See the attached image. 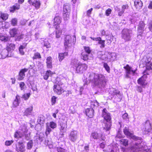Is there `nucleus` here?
<instances>
[{"instance_id":"obj_1","label":"nucleus","mask_w":152,"mask_h":152,"mask_svg":"<svg viewBox=\"0 0 152 152\" xmlns=\"http://www.w3.org/2000/svg\"><path fill=\"white\" fill-rule=\"evenodd\" d=\"M124 132L128 137L135 141H138L129 149H122L123 152H151L145 142L140 137L135 136L132 132L129 131L128 128L125 127L124 129Z\"/></svg>"},{"instance_id":"obj_2","label":"nucleus","mask_w":152,"mask_h":152,"mask_svg":"<svg viewBox=\"0 0 152 152\" xmlns=\"http://www.w3.org/2000/svg\"><path fill=\"white\" fill-rule=\"evenodd\" d=\"M84 76V87H85L90 82L97 88L101 89L104 88L106 85V78L103 75L90 72L85 73Z\"/></svg>"},{"instance_id":"obj_3","label":"nucleus","mask_w":152,"mask_h":152,"mask_svg":"<svg viewBox=\"0 0 152 152\" xmlns=\"http://www.w3.org/2000/svg\"><path fill=\"white\" fill-rule=\"evenodd\" d=\"M102 116L104 118L105 121L103 125L104 129L107 131L110 130L111 126V117L110 113L107 112V109H104L102 111Z\"/></svg>"},{"instance_id":"obj_4","label":"nucleus","mask_w":152,"mask_h":152,"mask_svg":"<svg viewBox=\"0 0 152 152\" xmlns=\"http://www.w3.org/2000/svg\"><path fill=\"white\" fill-rule=\"evenodd\" d=\"M133 35V31L131 29L124 28L122 31L121 37L125 42L130 41Z\"/></svg>"},{"instance_id":"obj_5","label":"nucleus","mask_w":152,"mask_h":152,"mask_svg":"<svg viewBox=\"0 0 152 152\" xmlns=\"http://www.w3.org/2000/svg\"><path fill=\"white\" fill-rule=\"evenodd\" d=\"M73 39L72 43L75 44L76 41V37L75 35L71 37L70 35H67L66 36L64 41V45L66 49L68 47L72 45L71 43L72 42V39Z\"/></svg>"},{"instance_id":"obj_6","label":"nucleus","mask_w":152,"mask_h":152,"mask_svg":"<svg viewBox=\"0 0 152 152\" xmlns=\"http://www.w3.org/2000/svg\"><path fill=\"white\" fill-rule=\"evenodd\" d=\"M57 81L55 83V84L54 85L53 90L58 95H61L62 91H64L63 88L60 86V85L63 84L61 81H59V79L57 78L56 79Z\"/></svg>"},{"instance_id":"obj_7","label":"nucleus","mask_w":152,"mask_h":152,"mask_svg":"<svg viewBox=\"0 0 152 152\" xmlns=\"http://www.w3.org/2000/svg\"><path fill=\"white\" fill-rule=\"evenodd\" d=\"M109 93L111 94L112 98L117 99V100L120 101L122 99V94L118 90L113 89L110 91Z\"/></svg>"},{"instance_id":"obj_8","label":"nucleus","mask_w":152,"mask_h":152,"mask_svg":"<svg viewBox=\"0 0 152 152\" xmlns=\"http://www.w3.org/2000/svg\"><path fill=\"white\" fill-rule=\"evenodd\" d=\"M151 125L150 121L149 120L146 121L142 128L143 133L144 134H148L151 131Z\"/></svg>"},{"instance_id":"obj_9","label":"nucleus","mask_w":152,"mask_h":152,"mask_svg":"<svg viewBox=\"0 0 152 152\" xmlns=\"http://www.w3.org/2000/svg\"><path fill=\"white\" fill-rule=\"evenodd\" d=\"M67 118L65 117L64 118H61L60 120V130L61 132H65L66 131L67 128Z\"/></svg>"},{"instance_id":"obj_10","label":"nucleus","mask_w":152,"mask_h":152,"mask_svg":"<svg viewBox=\"0 0 152 152\" xmlns=\"http://www.w3.org/2000/svg\"><path fill=\"white\" fill-rule=\"evenodd\" d=\"M124 68L126 70V74L125 76L126 78H130L131 77L130 75L131 74L133 75L135 73V71L133 70L132 69V68L130 67L128 64L124 66Z\"/></svg>"},{"instance_id":"obj_11","label":"nucleus","mask_w":152,"mask_h":152,"mask_svg":"<svg viewBox=\"0 0 152 152\" xmlns=\"http://www.w3.org/2000/svg\"><path fill=\"white\" fill-rule=\"evenodd\" d=\"M152 62L148 59L146 61V69L144 71L145 75H149L152 71Z\"/></svg>"},{"instance_id":"obj_12","label":"nucleus","mask_w":152,"mask_h":152,"mask_svg":"<svg viewBox=\"0 0 152 152\" xmlns=\"http://www.w3.org/2000/svg\"><path fill=\"white\" fill-rule=\"evenodd\" d=\"M56 124L53 121L50 122L49 123H47L46 131V134H48L52 131L51 129H54L56 128Z\"/></svg>"},{"instance_id":"obj_13","label":"nucleus","mask_w":152,"mask_h":152,"mask_svg":"<svg viewBox=\"0 0 152 152\" xmlns=\"http://www.w3.org/2000/svg\"><path fill=\"white\" fill-rule=\"evenodd\" d=\"M87 68V66L86 64L80 63L75 68L76 72L82 73Z\"/></svg>"},{"instance_id":"obj_14","label":"nucleus","mask_w":152,"mask_h":152,"mask_svg":"<svg viewBox=\"0 0 152 152\" xmlns=\"http://www.w3.org/2000/svg\"><path fill=\"white\" fill-rule=\"evenodd\" d=\"M78 134V133L77 131H72L69 136V139L72 142H75L77 139Z\"/></svg>"},{"instance_id":"obj_15","label":"nucleus","mask_w":152,"mask_h":152,"mask_svg":"<svg viewBox=\"0 0 152 152\" xmlns=\"http://www.w3.org/2000/svg\"><path fill=\"white\" fill-rule=\"evenodd\" d=\"M11 56V53L8 52L6 49H3L0 52V59H4L7 57Z\"/></svg>"},{"instance_id":"obj_16","label":"nucleus","mask_w":152,"mask_h":152,"mask_svg":"<svg viewBox=\"0 0 152 152\" xmlns=\"http://www.w3.org/2000/svg\"><path fill=\"white\" fill-rule=\"evenodd\" d=\"M143 73V75L137 80V83L141 85L143 87H144L147 84L146 82V80L147 78L146 75H145L144 72Z\"/></svg>"},{"instance_id":"obj_17","label":"nucleus","mask_w":152,"mask_h":152,"mask_svg":"<svg viewBox=\"0 0 152 152\" xmlns=\"http://www.w3.org/2000/svg\"><path fill=\"white\" fill-rule=\"evenodd\" d=\"M28 2L30 4H31L34 6L36 9H39L41 5L40 1L36 0H28Z\"/></svg>"},{"instance_id":"obj_18","label":"nucleus","mask_w":152,"mask_h":152,"mask_svg":"<svg viewBox=\"0 0 152 152\" xmlns=\"http://www.w3.org/2000/svg\"><path fill=\"white\" fill-rule=\"evenodd\" d=\"M28 69L24 68L20 70L19 73L18 80H21L23 79L25 77V73L28 71Z\"/></svg>"},{"instance_id":"obj_19","label":"nucleus","mask_w":152,"mask_h":152,"mask_svg":"<svg viewBox=\"0 0 152 152\" xmlns=\"http://www.w3.org/2000/svg\"><path fill=\"white\" fill-rule=\"evenodd\" d=\"M134 6L137 10H140L143 6V3L140 0H135L134 1Z\"/></svg>"},{"instance_id":"obj_20","label":"nucleus","mask_w":152,"mask_h":152,"mask_svg":"<svg viewBox=\"0 0 152 152\" xmlns=\"http://www.w3.org/2000/svg\"><path fill=\"white\" fill-rule=\"evenodd\" d=\"M16 150L18 152H23L25 151V146L22 143L19 142L16 145Z\"/></svg>"},{"instance_id":"obj_21","label":"nucleus","mask_w":152,"mask_h":152,"mask_svg":"<svg viewBox=\"0 0 152 152\" xmlns=\"http://www.w3.org/2000/svg\"><path fill=\"white\" fill-rule=\"evenodd\" d=\"M33 110V107L32 105L29 107L26 108L24 112V115L28 116L32 115V113Z\"/></svg>"},{"instance_id":"obj_22","label":"nucleus","mask_w":152,"mask_h":152,"mask_svg":"<svg viewBox=\"0 0 152 152\" xmlns=\"http://www.w3.org/2000/svg\"><path fill=\"white\" fill-rule=\"evenodd\" d=\"M145 24L143 21H141L139 22L137 27V31L143 32L144 31Z\"/></svg>"},{"instance_id":"obj_23","label":"nucleus","mask_w":152,"mask_h":152,"mask_svg":"<svg viewBox=\"0 0 152 152\" xmlns=\"http://www.w3.org/2000/svg\"><path fill=\"white\" fill-rule=\"evenodd\" d=\"M21 102L20 96L17 95L16 96L15 99L13 102V106L14 107H18Z\"/></svg>"},{"instance_id":"obj_24","label":"nucleus","mask_w":152,"mask_h":152,"mask_svg":"<svg viewBox=\"0 0 152 152\" xmlns=\"http://www.w3.org/2000/svg\"><path fill=\"white\" fill-rule=\"evenodd\" d=\"M15 45L12 43H8L7 45V49L9 52L11 53V50H13L15 49Z\"/></svg>"},{"instance_id":"obj_25","label":"nucleus","mask_w":152,"mask_h":152,"mask_svg":"<svg viewBox=\"0 0 152 152\" xmlns=\"http://www.w3.org/2000/svg\"><path fill=\"white\" fill-rule=\"evenodd\" d=\"M94 110L92 108L87 109L86 111V115L89 118H92L94 115Z\"/></svg>"},{"instance_id":"obj_26","label":"nucleus","mask_w":152,"mask_h":152,"mask_svg":"<svg viewBox=\"0 0 152 152\" xmlns=\"http://www.w3.org/2000/svg\"><path fill=\"white\" fill-rule=\"evenodd\" d=\"M92 56L91 55H88L86 53V52H82L81 54V58L84 61H86L88 59H90L92 58Z\"/></svg>"},{"instance_id":"obj_27","label":"nucleus","mask_w":152,"mask_h":152,"mask_svg":"<svg viewBox=\"0 0 152 152\" xmlns=\"http://www.w3.org/2000/svg\"><path fill=\"white\" fill-rule=\"evenodd\" d=\"M20 6L19 4L16 3L10 7V11L11 12H14L15 11L18 10L20 8Z\"/></svg>"},{"instance_id":"obj_28","label":"nucleus","mask_w":152,"mask_h":152,"mask_svg":"<svg viewBox=\"0 0 152 152\" xmlns=\"http://www.w3.org/2000/svg\"><path fill=\"white\" fill-rule=\"evenodd\" d=\"M27 125L26 124H22L20 127V130H21V133H27L28 131V129H27Z\"/></svg>"},{"instance_id":"obj_29","label":"nucleus","mask_w":152,"mask_h":152,"mask_svg":"<svg viewBox=\"0 0 152 152\" xmlns=\"http://www.w3.org/2000/svg\"><path fill=\"white\" fill-rule=\"evenodd\" d=\"M61 22V18L59 16H56L54 18V25H58Z\"/></svg>"},{"instance_id":"obj_30","label":"nucleus","mask_w":152,"mask_h":152,"mask_svg":"<svg viewBox=\"0 0 152 152\" xmlns=\"http://www.w3.org/2000/svg\"><path fill=\"white\" fill-rule=\"evenodd\" d=\"M52 58L50 57H48L46 60L47 67L48 68H51L52 67Z\"/></svg>"},{"instance_id":"obj_31","label":"nucleus","mask_w":152,"mask_h":152,"mask_svg":"<svg viewBox=\"0 0 152 152\" xmlns=\"http://www.w3.org/2000/svg\"><path fill=\"white\" fill-rule=\"evenodd\" d=\"M53 74V72L50 70L47 71L45 74L44 76V78L45 80H47L49 77H51Z\"/></svg>"},{"instance_id":"obj_32","label":"nucleus","mask_w":152,"mask_h":152,"mask_svg":"<svg viewBox=\"0 0 152 152\" xmlns=\"http://www.w3.org/2000/svg\"><path fill=\"white\" fill-rule=\"evenodd\" d=\"M109 61L114 60L116 58V54L115 53H107Z\"/></svg>"},{"instance_id":"obj_33","label":"nucleus","mask_w":152,"mask_h":152,"mask_svg":"<svg viewBox=\"0 0 152 152\" xmlns=\"http://www.w3.org/2000/svg\"><path fill=\"white\" fill-rule=\"evenodd\" d=\"M10 33L12 37H14L18 34V30L16 28H13L10 30Z\"/></svg>"},{"instance_id":"obj_34","label":"nucleus","mask_w":152,"mask_h":152,"mask_svg":"<svg viewBox=\"0 0 152 152\" xmlns=\"http://www.w3.org/2000/svg\"><path fill=\"white\" fill-rule=\"evenodd\" d=\"M80 63L77 59H75L72 60L71 62V65L73 66L74 68H75V69Z\"/></svg>"},{"instance_id":"obj_35","label":"nucleus","mask_w":152,"mask_h":152,"mask_svg":"<svg viewBox=\"0 0 152 152\" xmlns=\"http://www.w3.org/2000/svg\"><path fill=\"white\" fill-rule=\"evenodd\" d=\"M128 6L127 5H123L122 7L121 10L118 12V15L119 16H121L124 12L126 9H128Z\"/></svg>"},{"instance_id":"obj_36","label":"nucleus","mask_w":152,"mask_h":152,"mask_svg":"<svg viewBox=\"0 0 152 152\" xmlns=\"http://www.w3.org/2000/svg\"><path fill=\"white\" fill-rule=\"evenodd\" d=\"M10 39L8 37L0 35V40L4 42H8Z\"/></svg>"},{"instance_id":"obj_37","label":"nucleus","mask_w":152,"mask_h":152,"mask_svg":"<svg viewBox=\"0 0 152 152\" xmlns=\"http://www.w3.org/2000/svg\"><path fill=\"white\" fill-rule=\"evenodd\" d=\"M84 48L85 51L83 52H86V53L88 55H91L93 56L92 53H91V50L90 48L89 47L84 46Z\"/></svg>"},{"instance_id":"obj_38","label":"nucleus","mask_w":152,"mask_h":152,"mask_svg":"<svg viewBox=\"0 0 152 152\" xmlns=\"http://www.w3.org/2000/svg\"><path fill=\"white\" fill-rule=\"evenodd\" d=\"M70 12V7L69 4L64 5L63 8V12H68V13Z\"/></svg>"},{"instance_id":"obj_39","label":"nucleus","mask_w":152,"mask_h":152,"mask_svg":"<svg viewBox=\"0 0 152 152\" xmlns=\"http://www.w3.org/2000/svg\"><path fill=\"white\" fill-rule=\"evenodd\" d=\"M45 118L42 115H40L38 117L37 122L39 124H43L44 122Z\"/></svg>"},{"instance_id":"obj_40","label":"nucleus","mask_w":152,"mask_h":152,"mask_svg":"<svg viewBox=\"0 0 152 152\" xmlns=\"http://www.w3.org/2000/svg\"><path fill=\"white\" fill-rule=\"evenodd\" d=\"M70 12H63V18L64 20H67L69 19Z\"/></svg>"},{"instance_id":"obj_41","label":"nucleus","mask_w":152,"mask_h":152,"mask_svg":"<svg viewBox=\"0 0 152 152\" xmlns=\"http://www.w3.org/2000/svg\"><path fill=\"white\" fill-rule=\"evenodd\" d=\"M100 39H99V40L98 41V43L101 45L100 48H102L105 47V41L102 40L100 37Z\"/></svg>"},{"instance_id":"obj_42","label":"nucleus","mask_w":152,"mask_h":152,"mask_svg":"<svg viewBox=\"0 0 152 152\" xmlns=\"http://www.w3.org/2000/svg\"><path fill=\"white\" fill-rule=\"evenodd\" d=\"M100 57L102 60L107 61H109V59L108 58L107 53L102 55Z\"/></svg>"},{"instance_id":"obj_43","label":"nucleus","mask_w":152,"mask_h":152,"mask_svg":"<svg viewBox=\"0 0 152 152\" xmlns=\"http://www.w3.org/2000/svg\"><path fill=\"white\" fill-rule=\"evenodd\" d=\"M67 53H60L59 54V60L61 61L64 58V56L67 55Z\"/></svg>"},{"instance_id":"obj_44","label":"nucleus","mask_w":152,"mask_h":152,"mask_svg":"<svg viewBox=\"0 0 152 152\" xmlns=\"http://www.w3.org/2000/svg\"><path fill=\"white\" fill-rule=\"evenodd\" d=\"M26 46V45H25V46L21 45L19 48V50L20 53L22 55H23L24 54V52L23 50L25 48Z\"/></svg>"},{"instance_id":"obj_45","label":"nucleus","mask_w":152,"mask_h":152,"mask_svg":"<svg viewBox=\"0 0 152 152\" xmlns=\"http://www.w3.org/2000/svg\"><path fill=\"white\" fill-rule=\"evenodd\" d=\"M128 140L125 139H122L120 140V142L121 144L125 146L128 145Z\"/></svg>"},{"instance_id":"obj_46","label":"nucleus","mask_w":152,"mask_h":152,"mask_svg":"<svg viewBox=\"0 0 152 152\" xmlns=\"http://www.w3.org/2000/svg\"><path fill=\"white\" fill-rule=\"evenodd\" d=\"M8 15L6 13H1V18L3 20H6L8 18Z\"/></svg>"},{"instance_id":"obj_47","label":"nucleus","mask_w":152,"mask_h":152,"mask_svg":"<svg viewBox=\"0 0 152 152\" xmlns=\"http://www.w3.org/2000/svg\"><path fill=\"white\" fill-rule=\"evenodd\" d=\"M41 58V55L39 53L37 52L35 53L34 56L32 58L33 60L36 59L37 58L39 59Z\"/></svg>"},{"instance_id":"obj_48","label":"nucleus","mask_w":152,"mask_h":152,"mask_svg":"<svg viewBox=\"0 0 152 152\" xmlns=\"http://www.w3.org/2000/svg\"><path fill=\"white\" fill-rule=\"evenodd\" d=\"M92 137L94 139H98L99 138V136L97 132H93L91 133V137Z\"/></svg>"},{"instance_id":"obj_49","label":"nucleus","mask_w":152,"mask_h":152,"mask_svg":"<svg viewBox=\"0 0 152 152\" xmlns=\"http://www.w3.org/2000/svg\"><path fill=\"white\" fill-rule=\"evenodd\" d=\"M30 96V93L25 94L22 96L21 98L25 100H26L28 99Z\"/></svg>"},{"instance_id":"obj_50","label":"nucleus","mask_w":152,"mask_h":152,"mask_svg":"<svg viewBox=\"0 0 152 152\" xmlns=\"http://www.w3.org/2000/svg\"><path fill=\"white\" fill-rule=\"evenodd\" d=\"M20 132H16L14 134V137L15 138H19L23 137V134Z\"/></svg>"},{"instance_id":"obj_51","label":"nucleus","mask_w":152,"mask_h":152,"mask_svg":"<svg viewBox=\"0 0 152 152\" xmlns=\"http://www.w3.org/2000/svg\"><path fill=\"white\" fill-rule=\"evenodd\" d=\"M37 137H38V138H36L37 141H38V140H37V139H38L41 142L43 140V138H44V135L42 133H40L38 135Z\"/></svg>"},{"instance_id":"obj_52","label":"nucleus","mask_w":152,"mask_h":152,"mask_svg":"<svg viewBox=\"0 0 152 152\" xmlns=\"http://www.w3.org/2000/svg\"><path fill=\"white\" fill-rule=\"evenodd\" d=\"M23 137H24V138L26 139V140H28L30 139V134H26V133H23Z\"/></svg>"},{"instance_id":"obj_53","label":"nucleus","mask_w":152,"mask_h":152,"mask_svg":"<svg viewBox=\"0 0 152 152\" xmlns=\"http://www.w3.org/2000/svg\"><path fill=\"white\" fill-rule=\"evenodd\" d=\"M19 86L21 90H23L26 87L25 83L23 82H20V83Z\"/></svg>"},{"instance_id":"obj_54","label":"nucleus","mask_w":152,"mask_h":152,"mask_svg":"<svg viewBox=\"0 0 152 152\" xmlns=\"http://www.w3.org/2000/svg\"><path fill=\"white\" fill-rule=\"evenodd\" d=\"M33 146V142L32 140H30L27 143V148L28 149H31Z\"/></svg>"},{"instance_id":"obj_55","label":"nucleus","mask_w":152,"mask_h":152,"mask_svg":"<svg viewBox=\"0 0 152 152\" xmlns=\"http://www.w3.org/2000/svg\"><path fill=\"white\" fill-rule=\"evenodd\" d=\"M104 67L105 69V70L107 71V72H110V68L108 66L107 63H104L103 64Z\"/></svg>"},{"instance_id":"obj_56","label":"nucleus","mask_w":152,"mask_h":152,"mask_svg":"<svg viewBox=\"0 0 152 152\" xmlns=\"http://www.w3.org/2000/svg\"><path fill=\"white\" fill-rule=\"evenodd\" d=\"M24 35L23 34H20L18 36L17 38L15 39V41H20L23 38Z\"/></svg>"},{"instance_id":"obj_57","label":"nucleus","mask_w":152,"mask_h":152,"mask_svg":"<svg viewBox=\"0 0 152 152\" xmlns=\"http://www.w3.org/2000/svg\"><path fill=\"white\" fill-rule=\"evenodd\" d=\"M57 98L55 96H53L51 99L52 105H54L56 103Z\"/></svg>"},{"instance_id":"obj_58","label":"nucleus","mask_w":152,"mask_h":152,"mask_svg":"<svg viewBox=\"0 0 152 152\" xmlns=\"http://www.w3.org/2000/svg\"><path fill=\"white\" fill-rule=\"evenodd\" d=\"M11 24L12 26H15L17 25V19L15 18H13L11 20Z\"/></svg>"},{"instance_id":"obj_59","label":"nucleus","mask_w":152,"mask_h":152,"mask_svg":"<svg viewBox=\"0 0 152 152\" xmlns=\"http://www.w3.org/2000/svg\"><path fill=\"white\" fill-rule=\"evenodd\" d=\"M43 45L47 48H49L50 47V44L48 41L44 42Z\"/></svg>"},{"instance_id":"obj_60","label":"nucleus","mask_w":152,"mask_h":152,"mask_svg":"<svg viewBox=\"0 0 152 152\" xmlns=\"http://www.w3.org/2000/svg\"><path fill=\"white\" fill-rule=\"evenodd\" d=\"M143 32H140L139 31H137V38L139 39H142V34L143 33Z\"/></svg>"},{"instance_id":"obj_61","label":"nucleus","mask_w":152,"mask_h":152,"mask_svg":"<svg viewBox=\"0 0 152 152\" xmlns=\"http://www.w3.org/2000/svg\"><path fill=\"white\" fill-rule=\"evenodd\" d=\"M148 25L150 31L152 32V20H150L149 22Z\"/></svg>"},{"instance_id":"obj_62","label":"nucleus","mask_w":152,"mask_h":152,"mask_svg":"<svg viewBox=\"0 0 152 152\" xmlns=\"http://www.w3.org/2000/svg\"><path fill=\"white\" fill-rule=\"evenodd\" d=\"M112 11L111 10L110 8H108L106 10L105 12V14L107 16H108L110 14Z\"/></svg>"},{"instance_id":"obj_63","label":"nucleus","mask_w":152,"mask_h":152,"mask_svg":"<svg viewBox=\"0 0 152 152\" xmlns=\"http://www.w3.org/2000/svg\"><path fill=\"white\" fill-rule=\"evenodd\" d=\"M106 39H107V41H112L113 39V37L110 35H109L107 36Z\"/></svg>"},{"instance_id":"obj_64","label":"nucleus","mask_w":152,"mask_h":152,"mask_svg":"<svg viewBox=\"0 0 152 152\" xmlns=\"http://www.w3.org/2000/svg\"><path fill=\"white\" fill-rule=\"evenodd\" d=\"M57 150L58 152H66L65 149L61 147L58 148Z\"/></svg>"}]
</instances>
